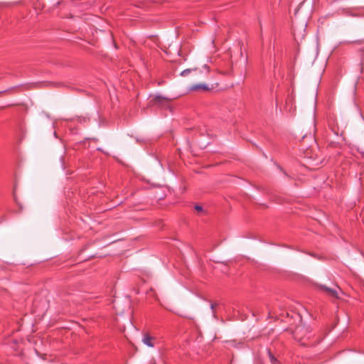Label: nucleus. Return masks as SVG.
Segmentation results:
<instances>
[{"instance_id":"1","label":"nucleus","mask_w":364,"mask_h":364,"mask_svg":"<svg viewBox=\"0 0 364 364\" xmlns=\"http://www.w3.org/2000/svg\"><path fill=\"white\" fill-rule=\"evenodd\" d=\"M151 102L154 106L164 108V110L168 109L171 112H174L172 106L171 105V102L165 97H162L161 96H156L151 100Z\"/></svg>"},{"instance_id":"2","label":"nucleus","mask_w":364,"mask_h":364,"mask_svg":"<svg viewBox=\"0 0 364 364\" xmlns=\"http://www.w3.org/2000/svg\"><path fill=\"white\" fill-rule=\"evenodd\" d=\"M156 338L151 336L149 334H144L142 338V342L144 345L153 348L156 343Z\"/></svg>"},{"instance_id":"3","label":"nucleus","mask_w":364,"mask_h":364,"mask_svg":"<svg viewBox=\"0 0 364 364\" xmlns=\"http://www.w3.org/2000/svg\"><path fill=\"white\" fill-rule=\"evenodd\" d=\"M321 289L329 296H331L333 298L338 297V292L336 289H332L328 288L326 287H321Z\"/></svg>"},{"instance_id":"4","label":"nucleus","mask_w":364,"mask_h":364,"mask_svg":"<svg viewBox=\"0 0 364 364\" xmlns=\"http://www.w3.org/2000/svg\"><path fill=\"white\" fill-rule=\"evenodd\" d=\"M200 90L206 91V90H208L209 88L205 84L195 85H193L190 88V90H191V91H196V90Z\"/></svg>"},{"instance_id":"5","label":"nucleus","mask_w":364,"mask_h":364,"mask_svg":"<svg viewBox=\"0 0 364 364\" xmlns=\"http://www.w3.org/2000/svg\"><path fill=\"white\" fill-rule=\"evenodd\" d=\"M196 69L195 68L194 70H196ZM193 70V69H186L184 70H183L181 73V76L182 77H186L187 76L189 73H191V72Z\"/></svg>"},{"instance_id":"6","label":"nucleus","mask_w":364,"mask_h":364,"mask_svg":"<svg viewBox=\"0 0 364 364\" xmlns=\"http://www.w3.org/2000/svg\"><path fill=\"white\" fill-rule=\"evenodd\" d=\"M195 209L197 210V211H201L203 210V208L200 205H196L195 207Z\"/></svg>"},{"instance_id":"7","label":"nucleus","mask_w":364,"mask_h":364,"mask_svg":"<svg viewBox=\"0 0 364 364\" xmlns=\"http://www.w3.org/2000/svg\"><path fill=\"white\" fill-rule=\"evenodd\" d=\"M271 360L273 362V360H274V358L272 356H271Z\"/></svg>"}]
</instances>
